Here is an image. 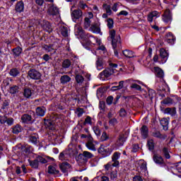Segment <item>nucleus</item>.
Masks as SVG:
<instances>
[{"label": "nucleus", "mask_w": 181, "mask_h": 181, "mask_svg": "<svg viewBox=\"0 0 181 181\" xmlns=\"http://www.w3.org/2000/svg\"><path fill=\"white\" fill-rule=\"evenodd\" d=\"M118 67V65L117 64H110V67L105 69L103 71H102L99 74V77L102 78V80L104 79V77L106 78H108V77L112 76L115 71H117V68Z\"/></svg>", "instance_id": "f257e3e1"}, {"label": "nucleus", "mask_w": 181, "mask_h": 181, "mask_svg": "<svg viewBox=\"0 0 181 181\" xmlns=\"http://www.w3.org/2000/svg\"><path fill=\"white\" fill-rule=\"evenodd\" d=\"M94 155L89 151H83L82 154H80L78 156V162L84 165L88 160L93 158Z\"/></svg>", "instance_id": "f03ea898"}, {"label": "nucleus", "mask_w": 181, "mask_h": 181, "mask_svg": "<svg viewBox=\"0 0 181 181\" xmlns=\"http://www.w3.org/2000/svg\"><path fill=\"white\" fill-rule=\"evenodd\" d=\"M115 30H110L109 31L108 40H111L113 49H117V43L119 42V37H116L115 38Z\"/></svg>", "instance_id": "7ed1b4c3"}, {"label": "nucleus", "mask_w": 181, "mask_h": 181, "mask_svg": "<svg viewBox=\"0 0 181 181\" xmlns=\"http://www.w3.org/2000/svg\"><path fill=\"white\" fill-rule=\"evenodd\" d=\"M112 148L107 147L105 146H100V147L98 149V153L103 155V158H107V156H110L112 153Z\"/></svg>", "instance_id": "20e7f679"}, {"label": "nucleus", "mask_w": 181, "mask_h": 181, "mask_svg": "<svg viewBox=\"0 0 181 181\" xmlns=\"http://www.w3.org/2000/svg\"><path fill=\"white\" fill-rule=\"evenodd\" d=\"M73 8L74 6L71 8V11H72L71 13V19L73 22H77L83 16V11L80 9L73 11Z\"/></svg>", "instance_id": "39448f33"}, {"label": "nucleus", "mask_w": 181, "mask_h": 181, "mask_svg": "<svg viewBox=\"0 0 181 181\" xmlns=\"http://www.w3.org/2000/svg\"><path fill=\"white\" fill-rule=\"evenodd\" d=\"M95 144H97V142L94 141V139H93V137H89V140L87 141L86 146L89 149V151L95 152V151H97V147Z\"/></svg>", "instance_id": "423d86ee"}, {"label": "nucleus", "mask_w": 181, "mask_h": 181, "mask_svg": "<svg viewBox=\"0 0 181 181\" xmlns=\"http://www.w3.org/2000/svg\"><path fill=\"white\" fill-rule=\"evenodd\" d=\"M28 76L33 80H40V77H42V74L36 69H30L28 71Z\"/></svg>", "instance_id": "0eeeda50"}, {"label": "nucleus", "mask_w": 181, "mask_h": 181, "mask_svg": "<svg viewBox=\"0 0 181 181\" xmlns=\"http://www.w3.org/2000/svg\"><path fill=\"white\" fill-rule=\"evenodd\" d=\"M47 13L51 16L59 15V8L53 4H49L47 9Z\"/></svg>", "instance_id": "6e6552de"}, {"label": "nucleus", "mask_w": 181, "mask_h": 181, "mask_svg": "<svg viewBox=\"0 0 181 181\" xmlns=\"http://www.w3.org/2000/svg\"><path fill=\"white\" fill-rule=\"evenodd\" d=\"M163 21L165 23H170V22H172V13H170V10L168 9L164 12Z\"/></svg>", "instance_id": "1a4fd4ad"}, {"label": "nucleus", "mask_w": 181, "mask_h": 181, "mask_svg": "<svg viewBox=\"0 0 181 181\" xmlns=\"http://www.w3.org/2000/svg\"><path fill=\"white\" fill-rule=\"evenodd\" d=\"M160 15L159 14V12L154 11H151L148 16H147V21L148 22H150V23H152L153 22L154 18H159Z\"/></svg>", "instance_id": "9d476101"}, {"label": "nucleus", "mask_w": 181, "mask_h": 181, "mask_svg": "<svg viewBox=\"0 0 181 181\" xmlns=\"http://www.w3.org/2000/svg\"><path fill=\"white\" fill-rule=\"evenodd\" d=\"M121 157V153L119 152H115L112 157V160L114 162L112 163V166L117 167L119 165V161H118V159Z\"/></svg>", "instance_id": "9b49d317"}, {"label": "nucleus", "mask_w": 181, "mask_h": 181, "mask_svg": "<svg viewBox=\"0 0 181 181\" xmlns=\"http://www.w3.org/2000/svg\"><path fill=\"white\" fill-rule=\"evenodd\" d=\"M48 173L50 175H55V176H60V171L57 170V166L56 165H49Z\"/></svg>", "instance_id": "f8f14e48"}, {"label": "nucleus", "mask_w": 181, "mask_h": 181, "mask_svg": "<svg viewBox=\"0 0 181 181\" xmlns=\"http://www.w3.org/2000/svg\"><path fill=\"white\" fill-rule=\"evenodd\" d=\"M165 40L167 43H170V45H174L175 41L176 40V37L172 34V33H168L166 35Z\"/></svg>", "instance_id": "ddd939ff"}, {"label": "nucleus", "mask_w": 181, "mask_h": 181, "mask_svg": "<svg viewBox=\"0 0 181 181\" xmlns=\"http://www.w3.org/2000/svg\"><path fill=\"white\" fill-rule=\"evenodd\" d=\"M160 57L163 59V63H166V60H168V57H169V54L168 52L163 48L160 49Z\"/></svg>", "instance_id": "4468645a"}, {"label": "nucleus", "mask_w": 181, "mask_h": 181, "mask_svg": "<svg viewBox=\"0 0 181 181\" xmlns=\"http://www.w3.org/2000/svg\"><path fill=\"white\" fill-rule=\"evenodd\" d=\"M163 114H169L172 117H175L176 115V107H167L164 110H163Z\"/></svg>", "instance_id": "2eb2a0df"}, {"label": "nucleus", "mask_w": 181, "mask_h": 181, "mask_svg": "<svg viewBox=\"0 0 181 181\" xmlns=\"http://www.w3.org/2000/svg\"><path fill=\"white\" fill-rule=\"evenodd\" d=\"M70 158V154H69V151H64L59 153V160H69Z\"/></svg>", "instance_id": "dca6fc26"}, {"label": "nucleus", "mask_w": 181, "mask_h": 181, "mask_svg": "<svg viewBox=\"0 0 181 181\" xmlns=\"http://www.w3.org/2000/svg\"><path fill=\"white\" fill-rule=\"evenodd\" d=\"M59 168L63 173H67L69 169H70V164L67 162H64L59 165Z\"/></svg>", "instance_id": "f3484780"}, {"label": "nucleus", "mask_w": 181, "mask_h": 181, "mask_svg": "<svg viewBox=\"0 0 181 181\" xmlns=\"http://www.w3.org/2000/svg\"><path fill=\"white\" fill-rule=\"evenodd\" d=\"M89 30H90L91 32H93V33H96V34H100L103 35V33H101V28H100V27L98 26V24H93L90 26V28H89Z\"/></svg>", "instance_id": "a211bd4d"}, {"label": "nucleus", "mask_w": 181, "mask_h": 181, "mask_svg": "<svg viewBox=\"0 0 181 181\" xmlns=\"http://www.w3.org/2000/svg\"><path fill=\"white\" fill-rule=\"evenodd\" d=\"M164 2L168 5L170 9H173L177 5L179 0H164Z\"/></svg>", "instance_id": "6ab92c4d"}, {"label": "nucleus", "mask_w": 181, "mask_h": 181, "mask_svg": "<svg viewBox=\"0 0 181 181\" xmlns=\"http://www.w3.org/2000/svg\"><path fill=\"white\" fill-rule=\"evenodd\" d=\"M154 71L156 77H158L159 78H163L165 76V74L163 73V70H162L158 66H155Z\"/></svg>", "instance_id": "aec40b11"}, {"label": "nucleus", "mask_w": 181, "mask_h": 181, "mask_svg": "<svg viewBox=\"0 0 181 181\" xmlns=\"http://www.w3.org/2000/svg\"><path fill=\"white\" fill-rule=\"evenodd\" d=\"M97 53H100L101 56H103L106 57V56L108 54V52H107V49L104 45L99 46L98 48L96 49Z\"/></svg>", "instance_id": "412c9836"}, {"label": "nucleus", "mask_w": 181, "mask_h": 181, "mask_svg": "<svg viewBox=\"0 0 181 181\" xmlns=\"http://www.w3.org/2000/svg\"><path fill=\"white\" fill-rule=\"evenodd\" d=\"M59 32L64 37H67V36H69V28H67V27H65L64 25H61L59 27Z\"/></svg>", "instance_id": "4be33fe9"}, {"label": "nucleus", "mask_w": 181, "mask_h": 181, "mask_svg": "<svg viewBox=\"0 0 181 181\" xmlns=\"http://www.w3.org/2000/svg\"><path fill=\"white\" fill-rule=\"evenodd\" d=\"M24 9H25V4H23V1L17 2L16 5V12H18L19 13H21V12H23Z\"/></svg>", "instance_id": "5701e85b"}, {"label": "nucleus", "mask_w": 181, "mask_h": 181, "mask_svg": "<svg viewBox=\"0 0 181 181\" xmlns=\"http://www.w3.org/2000/svg\"><path fill=\"white\" fill-rule=\"evenodd\" d=\"M42 28L44 30H45L48 33H52V32L53 31V28H52L50 23H49L48 21L44 22V24L42 25Z\"/></svg>", "instance_id": "b1692460"}, {"label": "nucleus", "mask_w": 181, "mask_h": 181, "mask_svg": "<svg viewBox=\"0 0 181 181\" xmlns=\"http://www.w3.org/2000/svg\"><path fill=\"white\" fill-rule=\"evenodd\" d=\"M122 53L125 57H127V59L135 57V53L129 49H124Z\"/></svg>", "instance_id": "393cba45"}, {"label": "nucleus", "mask_w": 181, "mask_h": 181, "mask_svg": "<svg viewBox=\"0 0 181 181\" xmlns=\"http://www.w3.org/2000/svg\"><path fill=\"white\" fill-rule=\"evenodd\" d=\"M160 125H162L164 131H168V127L169 125V119L168 118H163L160 121Z\"/></svg>", "instance_id": "a878e982"}, {"label": "nucleus", "mask_w": 181, "mask_h": 181, "mask_svg": "<svg viewBox=\"0 0 181 181\" xmlns=\"http://www.w3.org/2000/svg\"><path fill=\"white\" fill-rule=\"evenodd\" d=\"M153 159L157 165H162V163H163V158L158 154H154Z\"/></svg>", "instance_id": "bb28decb"}, {"label": "nucleus", "mask_w": 181, "mask_h": 181, "mask_svg": "<svg viewBox=\"0 0 181 181\" xmlns=\"http://www.w3.org/2000/svg\"><path fill=\"white\" fill-rule=\"evenodd\" d=\"M36 114L39 117H44L45 114H46V108L38 107L36 108Z\"/></svg>", "instance_id": "cd10ccee"}, {"label": "nucleus", "mask_w": 181, "mask_h": 181, "mask_svg": "<svg viewBox=\"0 0 181 181\" xmlns=\"http://www.w3.org/2000/svg\"><path fill=\"white\" fill-rule=\"evenodd\" d=\"M96 68L98 70H103L104 69V61L101 58H98L96 61Z\"/></svg>", "instance_id": "c85d7f7f"}, {"label": "nucleus", "mask_w": 181, "mask_h": 181, "mask_svg": "<svg viewBox=\"0 0 181 181\" xmlns=\"http://www.w3.org/2000/svg\"><path fill=\"white\" fill-rule=\"evenodd\" d=\"M30 142L34 144V145H36V144L39 142V136H37L36 134H31L30 136Z\"/></svg>", "instance_id": "c756f323"}, {"label": "nucleus", "mask_w": 181, "mask_h": 181, "mask_svg": "<svg viewBox=\"0 0 181 181\" xmlns=\"http://www.w3.org/2000/svg\"><path fill=\"white\" fill-rule=\"evenodd\" d=\"M174 103H175V101L173 100V99H172L170 98H166L163 101H161V105H172V104H173Z\"/></svg>", "instance_id": "7c9ffc66"}, {"label": "nucleus", "mask_w": 181, "mask_h": 181, "mask_svg": "<svg viewBox=\"0 0 181 181\" xmlns=\"http://www.w3.org/2000/svg\"><path fill=\"white\" fill-rule=\"evenodd\" d=\"M89 42L92 43V45H95V43H97V45H99V46L100 45H101V40H99L98 38L92 35L89 37Z\"/></svg>", "instance_id": "2f4dec72"}, {"label": "nucleus", "mask_w": 181, "mask_h": 181, "mask_svg": "<svg viewBox=\"0 0 181 181\" xmlns=\"http://www.w3.org/2000/svg\"><path fill=\"white\" fill-rule=\"evenodd\" d=\"M141 134L144 139L148 138V127L142 126L141 128Z\"/></svg>", "instance_id": "473e14b6"}, {"label": "nucleus", "mask_w": 181, "mask_h": 181, "mask_svg": "<svg viewBox=\"0 0 181 181\" xmlns=\"http://www.w3.org/2000/svg\"><path fill=\"white\" fill-rule=\"evenodd\" d=\"M125 141H127V137L122 135L120 136L117 141V146H123L124 144H125Z\"/></svg>", "instance_id": "72a5a7b5"}, {"label": "nucleus", "mask_w": 181, "mask_h": 181, "mask_svg": "<svg viewBox=\"0 0 181 181\" xmlns=\"http://www.w3.org/2000/svg\"><path fill=\"white\" fill-rule=\"evenodd\" d=\"M91 26V20L88 17H86L83 21V28L84 29H88Z\"/></svg>", "instance_id": "f704fd0d"}, {"label": "nucleus", "mask_w": 181, "mask_h": 181, "mask_svg": "<svg viewBox=\"0 0 181 181\" xmlns=\"http://www.w3.org/2000/svg\"><path fill=\"white\" fill-rule=\"evenodd\" d=\"M71 80V78H70V76H69L67 75H64L60 78V81H61L62 84H66V83L70 82Z\"/></svg>", "instance_id": "c9c22d12"}, {"label": "nucleus", "mask_w": 181, "mask_h": 181, "mask_svg": "<svg viewBox=\"0 0 181 181\" xmlns=\"http://www.w3.org/2000/svg\"><path fill=\"white\" fill-rule=\"evenodd\" d=\"M28 162L30 163V166H31V168H34V169H37L39 167V161L37 159L33 160H28Z\"/></svg>", "instance_id": "e433bc0d"}, {"label": "nucleus", "mask_w": 181, "mask_h": 181, "mask_svg": "<svg viewBox=\"0 0 181 181\" xmlns=\"http://www.w3.org/2000/svg\"><path fill=\"white\" fill-rule=\"evenodd\" d=\"M32 90H30V88L24 89L23 95L25 98H30V97H32Z\"/></svg>", "instance_id": "4c0bfd02"}, {"label": "nucleus", "mask_w": 181, "mask_h": 181, "mask_svg": "<svg viewBox=\"0 0 181 181\" xmlns=\"http://www.w3.org/2000/svg\"><path fill=\"white\" fill-rule=\"evenodd\" d=\"M21 120L23 121V122H30V121L32 120V116L29 115H23L21 117Z\"/></svg>", "instance_id": "58836bf2"}, {"label": "nucleus", "mask_w": 181, "mask_h": 181, "mask_svg": "<svg viewBox=\"0 0 181 181\" xmlns=\"http://www.w3.org/2000/svg\"><path fill=\"white\" fill-rule=\"evenodd\" d=\"M147 146L148 147L149 151H153L155 148V142L153 139L148 140Z\"/></svg>", "instance_id": "ea45409f"}, {"label": "nucleus", "mask_w": 181, "mask_h": 181, "mask_svg": "<svg viewBox=\"0 0 181 181\" xmlns=\"http://www.w3.org/2000/svg\"><path fill=\"white\" fill-rule=\"evenodd\" d=\"M45 124L48 129H51L52 131L54 129V124H53V122H51L50 120H47L45 121Z\"/></svg>", "instance_id": "a19ab883"}, {"label": "nucleus", "mask_w": 181, "mask_h": 181, "mask_svg": "<svg viewBox=\"0 0 181 181\" xmlns=\"http://www.w3.org/2000/svg\"><path fill=\"white\" fill-rule=\"evenodd\" d=\"M124 87V81H121L119 82V86H112L111 88L112 91H117V90H121Z\"/></svg>", "instance_id": "79ce46f5"}, {"label": "nucleus", "mask_w": 181, "mask_h": 181, "mask_svg": "<svg viewBox=\"0 0 181 181\" xmlns=\"http://www.w3.org/2000/svg\"><path fill=\"white\" fill-rule=\"evenodd\" d=\"M13 53L16 56V57H18V56H20L21 53H22V48H21V47H18L13 49Z\"/></svg>", "instance_id": "37998d69"}, {"label": "nucleus", "mask_w": 181, "mask_h": 181, "mask_svg": "<svg viewBox=\"0 0 181 181\" xmlns=\"http://www.w3.org/2000/svg\"><path fill=\"white\" fill-rule=\"evenodd\" d=\"M19 70H18L16 68H14L11 69L9 74L13 77H16L17 76H19Z\"/></svg>", "instance_id": "c03bdc74"}, {"label": "nucleus", "mask_w": 181, "mask_h": 181, "mask_svg": "<svg viewBox=\"0 0 181 181\" xmlns=\"http://www.w3.org/2000/svg\"><path fill=\"white\" fill-rule=\"evenodd\" d=\"M70 66H71V62H70V59H65L62 62V67L64 69H69V67H70Z\"/></svg>", "instance_id": "a18cd8bd"}, {"label": "nucleus", "mask_w": 181, "mask_h": 181, "mask_svg": "<svg viewBox=\"0 0 181 181\" xmlns=\"http://www.w3.org/2000/svg\"><path fill=\"white\" fill-rule=\"evenodd\" d=\"M19 132H22V127H21L19 124H17L13 127V133L19 134Z\"/></svg>", "instance_id": "49530a36"}, {"label": "nucleus", "mask_w": 181, "mask_h": 181, "mask_svg": "<svg viewBox=\"0 0 181 181\" xmlns=\"http://www.w3.org/2000/svg\"><path fill=\"white\" fill-rule=\"evenodd\" d=\"M130 88L136 91H141V90H142L141 86L138 85L136 83H132Z\"/></svg>", "instance_id": "de8ad7c7"}, {"label": "nucleus", "mask_w": 181, "mask_h": 181, "mask_svg": "<svg viewBox=\"0 0 181 181\" xmlns=\"http://www.w3.org/2000/svg\"><path fill=\"white\" fill-rule=\"evenodd\" d=\"M118 124V120L116 118H111L109 120L110 127H115Z\"/></svg>", "instance_id": "09e8293b"}, {"label": "nucleus", "mask_w": 181, "mask_h": 181, "mask_svg": "<svg viewBox=\"0 0 181 181\" xmlns=\"http://www.w3.org/2000/svg\"><path fill=\"white\" fill-rule=\"evenodd\" d=\"M76 80V83H78V84H82V83L84 81V77H83V76L81 75H76L75 77Z\"/></svg>", "instance_id": "8fccbe9b"}, {"label": "nucleus", "mask_w": 181, "mask_h": 181, "mask_svg": "<svg viewBox=\"0 0 181 181\" xmlns=\"http://www.w3.org/2000/svg\"><path fill=\"white\" fill-rule=\"evenodd\" d=\"M107 26L109 28V29H112L114 28V20L112 18H109L107 20Z\"/></svg>", "instance_id": "3c124183"}, {"label": "nucleus", "mask_w": 181, "mask_h": 181, "mask_svg": "<svg viewBox=\"0 0 181 181\" xmlns=\"http://www.w3.org/2000/svg\"><path fill=\"white\" fill-rule=\"evenodd\" d=\"M45 49L46 52H48L49 53H56V49H54L53 47L49 46V45H45Z\"/></svg>", "instance_id": "603ef678"}, {"label": "nucleus", "mask_w": 181, "mask_h": 181, "mask_svg": "<svg viewBox=\"0 0 181 181\" xmlns=\"http://www.w3.org/2000/svg\"><path fill=\"white\" fill-rule=\"evenodd\" d=\"M19 90V88L17 86H14L10 88V93L11 94H16Z\"/></svg>", "instance_id": "864d4df0"}, {"label": "nucleus", "mask_w": 181, "mask_h": 181, "mask_svg": "<svg viewBox=\"0 0 181 181\" xmlns=\"http://www.w3.org/2000/svg\"><path fill=\"white\" fill-rule=\"evenodd\" d=\"M163 152L166 159H170V155L169 154V151L168 150V148H164L163 149Z\"/></svg>", "instance_id": "5fc2aeb1"}, {"label": "nucleus", "mask_w": 181, "mask_h": 181, "mask_svg": "<svg viewBox=\"0 0 181 181\" xmlns=\"http://www.w3.org/2000/svg\"><path fill=\"white\" fill-rule=\"evenodd\" d=\"M76 114L78 115V117H82L83 114H84V110L82 108H78L76 109Z\"/></svg>", "instance_id": "6e6d98bb"}, {"label": "nucleus", "mask_w": 181, "mask_h": 181, "mask_svg": "<svg viewBox=\"0 0 181 181\" xmlns=\"http://www.w3.org/2000/svg\"><path fill=\"white\" fill-rule=\"evenodd\" d=\"M141 172H146L148 168H146V163H143L140 165Z\"/></svg>", "instance_id": "4d7b16f0"}, {"label": "nucleus", "mask_w": 181, "mask_h": 181, "mask_svg": "<svg viewBox=\"0 0 181 181\" xmlns=\"http://www.w3.org/2000/svg\"><path fill=\"white\" fill-rule=\"evenodd\" d=\"M103 8L105 9L106 13L108 15H111V6L110 5L104 4Z\"/></svg>", "instance_id": "13d9d810"}, {"label": "nucleus", "mask_w": 181, "mask_h": 181, "mask_svg": "<svg viewBox=\"0 0 181 181\" xmlns=\"http://www.w3.org/2000/svg\"><path fill=\"white\" fill-rule=\"evenodd\" d=\"M93 131L95 135H97L98 136H99V135H101V131L100 130V128H98V127L97 126L93 127Z\"/></svg>", "instance_id": "bf43d9fd"}, {"label": "nucleus", "mask_w": 181, "mask_h": 181, "mask_svg": "<svg viewBox=\"0 0 181 181\" xmlns=\"http://www.w3.org/2000/svg\"><path fill=\"white\" fill-rule=\"evenodd\" d=\"M114 100V98L112 96H109L106 99V103L108 105H111L112 104V101Z\"/></svg>", "instance_id": "052dcab7"}, {"label": "nucleus", "mask_w": 181, "mask_h": 181, "mask_svg": "<svg viewBox=\"0 0 181 181\" xmlns=\"http://www.w3.org/2000/svg\"><path fill=\"white\" fill-rule=\"evenodd\" d=\"M101 141H107L108 139V135H107V133L103 132L101 137H100Z\"/></svg>", "instance_id": "680f3d73"}, {"label": "nucleus", "mask_w": 181, "mask_h": 181, "mask_svg": "<svg viewBox=\"0 0 181 181\" xmlns=\"http://www.w3.org/2000/svg\"><path fill=\"white\" fill-rule=\"evenodd\" d=\"M117 177V171H113L110 173V179L112 180H115V179Z\"/></svg>", "instance_id": "e2e57ef3"}, {"label": "nucleus", "mask_w": 181, "mask_h": 181, "mask_svg": "<svg viewBox=\"0 0 181 181\" xmlns=\"http://www.w3.org/2000/svg\"><path fill=\"white\" fill-rule=\"evenodd\" d=\"M83 180V177H74L71 178L70 181H81Z\"/></svg>", "instance_id": "0e129e2a"}, {"label": "nucleus", "mask_w": 181, "mask_h": 181, "mask_svg": "<svg viewBox=\"0 0 181 181\" xmlns=\"http://www.w3.org/2000/svg\"><path fill=\"white\" fill-rule=\"evenodd\" d=\"M7 117L6 116H0V122L1 124H5L6 122Z\"/></svg>", "instance_id": "69168bd1"}, {"label": "nucleus", "mask_w": 181, "mask_h": 181, "mask_svg": "<svg viewBox=\"0 0 181 181\" xmlns=\"http://www.w3.org/2000/svg\"><path fill=\"white\" fill-rule=\"evenodd\" d=\"M133 180L134 181H144V180L142 179V177L141 176H134V178H133Z\"/></svg>", "instance_id": "338daca9"}, {"label": "nucleus", "mask_w": 181, "mask_h": 181, "mask_svg": "<svg viewBox=\"0 0 181 181\" xmlns=\"http://www.w3.org/2000/svg\"><path fill=\"white\" fill-rule=\"evenodd\" d=\"M84 124H91V117L90 116L86 117Z\"/></svg>", "instance_id": "774afa93"}]
</instances>
